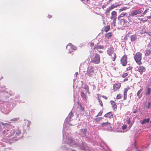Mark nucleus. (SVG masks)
Wrapping results in <instances>:
<instances>
[{"label":"nucleus","mask_w":151,"mask_h":151,"mask_svg":"<svg viewBox=\"0 0 151 151\" xmlns=\"http://www.w3.org/2000/svg\"><path fill=\"white\" fill-rule=\"evenodd\" d=\"M128 74L127 73H124L123 74L122 76V77L124 78H125L128 76Z\"/></svg>","instance_id":"ea45409f"},{"label":"nucleus","mask_w":151,"mask_h":151,"mask_svg":"<svg viewBox=\"0 0 151 151\" xmlns=\"http://www.w3.org/2000/svg\"><path fill=\"white\" fill-rule=\"evenodd\" d=\"M147 10H145L144 12L143 13V14H145L147 12Z\"/></svg>","instance_id":"8fccbe9b"},{"label":"nucleus","mask_w":151,"mask_h":151,"mask_svg":"<svg viewBox=\"0 0 151 151\" xmlns=\"http://www.w3.org/2000/svg\"><path fill=\"white\" fill-rule=\"evenodd\" d=\"M137 112V110H135L133 112V113L135 114V113H136Z\"/></svg>","instance_id":"13d9d810"},{"label":"nucleus","mask_w":151,"mask_h":151,"mask_svg":"<svg viewBox=\"0 0 151 151\" xmlns=\"http://www.w3.org/2000/svg\"><path fill=\"white\" fill-rule=\"evenodd\" d=\"M111 10H110V8L109 7L106 10V12L107 13H109V12Z\"/></svg>","instance_id":"49530a36"},{"label":"nucleus","mask_w":151,"mask_h":151,"mask_svg":"<svg viewBox=\"0 0 151 151\" xmlns=\"http://www.w3.org/2000/svg\"><path fill=\"white\" fill-rule=\"evenodd\" d=\"M125 19H122L120 20V23L123 27H125L128 26L127 23L129 24L130 22H132L131 18L129 15H128Z\"/></svg>","instance_id":"f257e3e1"},{"label":"nucleus","mask_w":151,"mask_h":151,"mask_svg":"<svg viewBox=\"0 0 151 151\" xmlns=\"http://www.w3.org/2000/svg\"><path fill=\"white\" fill-rule=\"evenodd\" d=\"M126 9L124 8H123L120 9V10L121 11L125 10Z\"/></svg>","instance_id":"09e8293b"},{"label":"nucleus","mask_w":151,"mask_h":151,"mask_svg":"<svg viewBox=\"0 0 151 151\" xmlns=\"http://www.w3.org/2000/svg\"><path fill=\"white\" fill-rule=\"evenodd\" d=\"M127 127V126L126 125H124L122 126V128L124 130L126 129Z\"/></svg>","instance_id":"a18cd8bd"},{"label":"nucleus","mask_w":151,"mask_h":151,"mask_svg":"<svg viewBox=\"0 0 151 151\" xmlns=\"http://www.w3.org/2000/svg\"><path fill=\"white\" fill-rule=\"evenodd\" d=\"M151 16H149L148 17H147L146 18H147L148 19H151Z\"/></svg>","instance_id":"bf43d9fd"},{"label":"nucleus","mask_w":151,"mask_h":151,"mask_svg":"<svg viewBox=\"0 0 151 151\" xmlns=\"http://www.w3.org/2000/svg\"><path fill=\"white\" fill-rule=\"evenodd\" d=\"M48 17L49 18H50L52 17V16L51 15H48Z\"/></svg>","instance_id":"3c124183"},{"label":"nucleus","mask_w":151,"mask_h":151,"mask_svg":"<svg viewBox=\"0 0 151 151\" xmlns=\"http://www.w3.org/2000/svg\"><path fill=\"white\" fill-rule=\"evenodd\" d=\"M113 55H111V56H110L111 57H111H113Z\"/></svg>","instance_id":"69168bd1"},{"label":"nucleus","mask_w":151,"mask_h":151,"mask_svg":"<svg viewBox=\"0 0 151 151\" xmlns=\"http://www.w3.org/2000/svg\"><path fill=\"white\" fill-rule=\"evenodd\" d=\"M103 118L101 117H99V118H98V119H99V121H101L102 120V119H103Z\"/></svg>","instance_id":"864d4df0"},{"label":"nucleus","mask_w":151,"mask_h":151,"mask_svg":"<svg viewBox=\"0 0 151 151\" xmlns=\"http://www.w3.org/2000/svg\"><path fill=\"white\" fill-rule=\"evenodd\" d=\"M81 96L84 99H86V96L85 94L83 92H81Z\"/></svg>","instance_id":"c756f323"},{"label":"nucleus","mask_w":151,"mask_h":151,"mask_svg":"<svg viewBox=\"0 0 151 151\" xmlns=\"http://www.w3.org/2000/svg\"><path fill=\"white\" fill-rule=\"evenodd\" d=\"M84 89H85L86 90V92H88V93H89V87H88V85H87L86 84L84 86Z\"/></svg>","instance_id":"cd10ccee"},{"label":"nucleus","mask_w":151,"mask_h":151,"mask_svg":"<svg viewBox=\"0 0 151 151\" xmlns=\"http://www.w3.org/2000/svg\"><path fill=\"white\" fill-rule=\"evenodd\" d=\"M151 53V50H146L145 55L146 56H148Z\"/></svg>","instance_id":"bb28decb"},{"label":"nucleus","mask_w":151,"mask_h":151,"mask_svg":"<svg viewBox=\"0 0 151 151\" xmlns=\"http://www.w3.org/2000/svg\"><path fill=\"white\" fill-rule=\"evenodd\" d=\"M142 0H131V1L134 3L139 4Z\"/></svg>","instance_id":"a878e982"},{"label":"nucleus","mask_w":151,"mask_h":151,"mask_svg":"<svg viewBox=\"0 0 151 151\" xmlns=\"http://www.w3.org/2000/svg\"><path fill=\"white\" fill-rule=\"evenodd\" d=\"M131 41H133L137 39V36L136 34H134L131 35L130 36Z\"/></svg>","instance_id":"6ab92c4d"},{"label":"nucleus","mask_w":151,"mask_h":151,"mask_svg":"<svg viewBox=\"0 0 151 151\" xmlns=\"http://www.w3.org/2000/svg\"><path fill=\"white\" fill-rule=\"evenodd\" d=\"M15 131L17 134L19 135L21 133V131L19 128L17 129Z\"/></svg>","instance_id":"473e14b6"},{"label":"nucleus","mask_w":151,"mask_h":151,"mask_svg":"<svg viewBox=\"0 0 151 151\" xmlns=\"http://www.w3.org/2000/svg\"><path fill=\"white\" fill-rule=\"evenodd\" d=\"M129 89V87L125 88L124 91L123 93L127 94V92Z\"/></svg>","instance_id":"72a5a7b5"},{"label":"nucleus","mask_w":151,"mask_h":151,"mask_svg":"<svg viewBox=\"0 0 151 151\" xmlns=\"http://www.w3.org/2000/svg\"><path fill=\"white\" fill-rule=\"evenodd\" d=\"M82 2H83L84 1H85L86 0H80ZM89 1V0H86V2H87L88 1Z\"/></svg>","instance_id":"4d7b16f0"},{"label":"nucleus","mask_w":151,"mask_h":151,"mask_svg":"<svg viewBox=\"0 0 151 151\" xmlns=\"http://www.w3.org/2000/svg\"><path fill=\"white\" fill-rule=\"evenodd\" d=\"M80 148L81 150H88V147L83 143L82 144V146H81Z\"/></svg>","instance_id":"dca6fc26"},{"label":"nucleus","mask_w":151,"mask_h":151,"mask_svg":"<svg viewBox=\"0 0 151 151\" xmlns=\"http://www.w3.org/2000/svg\"><path fill=\"white\" fill-rule=\"evenodd\" d=\"M149 47H150V48L151 50V42L150 44V45Z\"/></svg>","instance_id":"0e129e2a"},{"label":"nucleus","mask_w":151,"mask_h":151,"mask_svg":"<svg viewBox=\"0 0 151 151\" xmlns=\"http://www.w3.org/2000/svg\"><path fill=\"white\" fill-rule=\"evenodd\" d=\"M127 98V94L123 93V99L126 100Z\"/></svg>","instance_id":"c9c22d12"},{"label":"nucleus","mask_w":151,"mask_h":151,"mask_svg":"<svg viewBox=\"0 0 151 151\" xmlns=\"http://www.w3.org/2000/svg\"><path fill=\"white\" fill-rule=\"evenodd\" d=\"M110 102L113 109L114 110H115L116 109L117 107L115 102L113 101H111Z\"/></svg>","instance_id":"f3484780"},{"label":"nucleus","mask_w":151,"mask_h":151,"mask_svg":"<svg viewBox=\"0 0 151 151\" xmlns=\"http://www.w3.org/2000/svg\"><path fill=\"white\" fill-rule=\"evenodd\" d=\"M119 5H114V4H112L111 5V7H109V8H110V10H112V9H113L117 7V6H119Z\"/></svg>","instance_id":"7c9ffc66"},{"label":"nucleus","mask_w":151,"mask_h":151,"mask_svg":"<svg viewBox=\"0 0 151 151\" xmlns=\"http://www.w3.org/2000/svg\"><path fill=\"white\" fill-rule=\"evenodd\" d=\"M147 20V18H145V19H144V18H142L141 19V21L143 22H146Z\"/></svg>","instance_id":"79ce46f5"},{"label":"nucleus","mask_w":151,"mask_h":151,"mask_svg":"<svg viewBox=\"0 0 151 151\" xmlns=\"http://www.w3.org/2000/svg\"><path fill=\"white\" fill-rule=\"evenodd\" d=\"M121 84L120 83H115L113 86V90L114 91H117L120 88Z\"/></svg>","instance_id":"4468645a"},{"label":"nucleus","mask_w":151,"mask_h":151,"mask_svg":"<svg viewBox=\"0 0 151 151\" xmlns=\"http://www.w3.org/2000/svg\"><path fill=\"white\" fill-rule=\"evenodd\" d=\"M105 6H102V9H104V8H105Z\"/></svg>","instance_id":"680f3d73"},{"label":"nucleus","mask_w":151,"mask_h":151,"mask_svg":"<svg viewBox=\"0 0 151 151\" xmlns=\"http://www.w3.org/2000/svg\"><path fill=\"white\" fill-rule=\"evenodd\" d=\"M110 26L107 25L104 28V31L105 32H107L110 29Z\"/></svg>","instance_id":"393cba45"},{"label":"nucleus","mask_w":151,"mask_h":151,"mask_svg":"<svg viewBox=\"0 0 151 151\" xmlns=\"http://www.w3.org/2000/svg\"><path fill=\"white\" fill-rule=\"evenodd\" d=\"M145 68L144 66L140 65L139 66L137 70L139 73L141 75L143 73V72L145 71Z\"/></svg>","instance_id":"ddd939ff"},{"label":"nucleus","mask_w":151,"mask_h":151,"mask_svg":"<svg viewBox=\"0 0 151 151\" xmlns=\"http://www.w3.org/2000/svg\"><path fill=\"white\" fill-rule=\"evenodd\" d=\"M127 122L128 124H130L131 127L132 126V124L131 123V121L130 120V118H127Z\"/></svg>","instance_id":"c85d7f7f"},{"label":"nucleus","mask_w":151,"mask_h":151,"mask_svg":"<svg viewBox=\"0 0 151 151\" xmlns=\"http://www.w3.org/2000/svg\"><path fill=\"white\" fill-rule=\"evenodd\" d=\"M78 73H76V76L77 75Z\"/></svg>","instance_id":"338daca9"},{"label":"nucleus","mask_w":151,"mask_h":151,"mask_svg":"<svg viewBox=\"0 0 151 151\" xmlns=\"http://www.w3.org/2000/svg\"><path fill=\"white\" fill-rule=\"evenodd\" d=\"M120 62L122 65L124 66H126L127 64V56L125 54L122 57L120 60Z\"/></svg>","instance_id":"39448f33"},{"label":"nucleus","mask_w":151,"mask_h":151,"mask_svg":"<svg viewBox=\"0 0 151 151\" xmlns=\"http://www.w3.org/2000/svg\"><path fill=\"white\" fill-rule=\"evenodd\" d=\"M148 108H149V107L150 105V102L148 103Z\"/></svg>","instance_id":"052dcab7"},{"label":"nucleus","mask_w":151,"mask_h":151,"mask_svg":"<svg viewBox=\"0 0 151 151\" xmlns=\"http://www.w3.org/2000/svg\"><path fill=\"white\" fill-rule=\"evenodd\" d=\"M107 53L109 56L113 55V57H111V58L113 61H115L116 55V54L114 52V48L112 47L109 48L107 51Z\"/></svg>","instance_id":"7ed1b4c3"},{"label":"nucleus","mask_w":151,"mask_h":151,"mask_svg":"<svg viewBox=\"0 0 151 151\" xmlns=\"http://www.w3.org/2000/svg\"><path fill=\"white\" fill-rule=\"evenodd\" d=\"M1 124L3 125L4 126V125H7V126L9 125H10V123L9 122V123H4L3 122H1Z\"/></svg>","instance_id":"f704fd0d"},{"label":"nucleus","mask_w":151,"mask_h":151,"mask_svg":"<svg viewBox=\"0 0 151 151\" xmlns=\"http://www.w3.org/2000/svg\"><path fill=\"white\" fill-rule=\"evenodd\" d=\"M122 97V95L120 93H119L116 96V99H121Z\"/></svg>","instance_id":"2f4dec72"},{"label":"nucleus","mask_w":151,"mask_h":151,"mask_svg":"<svg viewBox=\"0 0 151 151\" xmlns=\"http://www.w3.org/2000/svg\"><path fill=\"white\" fill-rule=\"evenodd\" d=\"M138 151H142V150H139Z\"/></svg>","instance_id":"774afa93"},{"label":"nucleus","mask_w":151,"mask_h":151,"mask_svg":"<svg viewBox=\"0 0 151 151\" xmlns=\"http://www.w3.org/2000/svg\"><path fill=\"white\" fill-rule=\"evenodd\" d=\"M117 14L116 12L115 11H113L111 12V19L113 20V22L115 24L116 20V17Z\"/></svg>","instance_id":"6e6552de"},{"label":"nucleus","mask_w":151,"mask_h":151,"mask_svg":"<svg viewBox=\"0 0 151 151\" xmlns=\"http://www.w3.org/2000/svg\"><path fill=\"white\" fill-rule=\"evenodd\" d=\"M128 80V78H125L124 79L123 81H124V82H125L126 81H127Z\"/></svg>","instance_id":"603ef678"},{"label":"nucleus","mask_w":151,"mask_h":151,"mask_svg":"<svg viewBox=\"0 0 151 151\" xmlns=\"http://www.w3.org/2000/svg\"><path fill=\"white\" fill-rule=\"evenodd\" d=\"M142 89H140L137 92V95L138 96H139L140 94V93L141 91H142Z\"/></svg>","instance_id":"58836bf2"},{"label":"nucleus","mask_w":151,"mask_h":151,"mask_svg":"<svg viewBox=\"0 0 151 151\" xmlns=\"http://www.w3.org/2000/svg\"><path fill=\"white\" fill-rule=\"evenodd\" d=\"M132 69V66H129L127 68V70L128 71L131 70Z\"/></svg>","instance_id":"37998d69"},{"label":"nucleus","mask_w":151,"mask_h":151,"mask_svg":"<svg viewBox=\"0 0 151 151\" xmlns=\"http://www.w3.org/2000/svg\"><path fill=\"white\" fill-rule=\"evenodd\" d=\"M142 53L140 52H137L134 56V59L136 63L139 65L142 64L141 60H142Z\"/></svg>","instance_id":"f03ea898"},{"label":"nucleus","mask_w":151,"mask_h":151,"mask_svg":"<svg viewBox=\"0 0 151 151\" xmlns=\"http://www.w3.org/2000/svg\"><path fill=\"white\" fill-rule=\"evenodd\" d=\"M6 132V131L5 130H4L2 132V134H5Z\"/></svg>","instance_id":"6e6d98bb"},{"label":"nucleus","mask_w":151,"mask_h":151,"mask_svg":"<svg viewBox=\"0 0 151 151\" xmlns=\"http://www.w3.org/2000/svg\"><path fill=\"white\" fill-rule=\"evenodd\" d=\"M102 97L105 99H107V97L106 96H102Z\"/></svg>","instance_id":"de8ad7c7"},{"label":"nucleus","mask_w":151,"mask_h":151,"mask_svg":"<svg viewBox=\"0 0 151 151\" xmlns=\"http://www.w3.org/2000/svg\"><path fill=\"white\" fill-rule=\"evenodd\" d=\"M102 111H100L96 116H99L102 115Z\"/></svg>","instance_id":"c03bdc74"},{"label":"nucleus","mask_w":151,"mask_h":151,"mask_svg":"<svg viewBox=\"0 0 151 151\" xmlns=\"http://www.w3.org/2000/svg\"><path fill=\"white\" fill-rule=\"evenodd\" d=\"M104 116L105 117H108L111 118H113V116L112 113L111 112H110L104 115Z\"/></svg>","instance_id":"a211bd4d"},{"label":"nucleus","mask_w":151,"mask_h":151,"mask_svg":"<svg viewBox=\"0 0 151 151\" xmlns=\"http://www.w3.org/2000/svg\"><path fill=\"white\" fill-rule=\"evenodd\" d=\"M111 123L109 122H103L101 125L102 127H104L106 126H110Z\"/></svg>","instance_id":"aec40b11"},{"label":"nucleus","mask_w":151,"mask_h":151,"mask_svg":"<svg viewBox=\"0 0 151 151\" xmlns=\"http://www.w3.org/2000/svg\"><path fill=\"white\" fill-rule=\"evenodd\" d=\"M66 48L69 53H71V52L73 51V50H74L73 45L71 44H68L66 47Z\"/></svg>","instance_id":"9d476101"},{"label":"nucleus","mask_w":151,"mask_h":151,"mask_svg":"<svg viewBox=\"0 0 151 151\" xmlns=\"http://www.w3.org/2000/svg\"><path fill=\"white\" fill-rule=\"evenodd\" d=\"M19 119L18 118H14L12 119L11 120V121L12 122H15L17 121Z\"/></svg>","instance_id":"4c0bfd02"},{"label":"nucleus","mask_w":151,"mask_h":151,"mask_svg":"<svg viewBox=\"0 0 151 151\" xmlns=\"http://www.w3.org/2000/svg\"><path fill=\"white\" fill-rule=\"evenodd\" d=\"M104 49V46H103L101 45L95 46L94 47V50H96L100 53H102L103 52V51L101 50H99V49Z\"/></svg>","instance_id":"f8f14e48"},{"label":"nucleus","mask_w":151,"mask_h":151,"mask_svg":"<svg viewBox=\"0 0 151 151\" xmlns=\"http://www.w3.org/2000/svg\"><path fill=\"white\" fill-rule=\"evenodd\" d=\"M112 33L111 32H109L106 34L105 35V37L108 39L112 36Z\"/></svg>","instance_id":"412c9836"},{"label":"nucleus","mask_w":151,"mask_h":151,"mask_svg":"<svg viewBox=\"0 0 151 151\" xmlns=\"http://www.w3.org/2000/svg\"><path fill=\"white\" fill-rule=\"evenodd\" d=\"M100 61L99 55L97 53L94 54V57L91 60L92 62L95 64H99Z\"/></svg>","instance_id":"20e7f679"},{"label":"nucleus","mask_w":151,"mask_h":151,"mask_svg":"<svg viewBox=\"0 0 151 151\" xmlns=\"http://www.w3.org/2000/svg\"><path fill=\"white\" fill-rule=\"evenodd\" d=\"M90 45L91 46H94V43L93 42L91 43Z\"/></svg>","instance_id":"5fc2aeb1"},{"label":"nucleus","mask_w":151,"mask_h":151,"mask_svg":"<svg viewBox=\"0 0 151 151\" xmlns=\"http://www.w3.org/2000/svg\"><path fill=\"white\" fill-rule=\"evenodd\" d=\"M78 106L77 109H79L80 111H84V108L83 107L82 104L79 102H78Z\"/></svg>","instance_id":"2eb2a0df"},{"label":"nucleus","mask_w":151,"mask_h":151,"mask_svg":"<svg viewBox=\"0 0 151 151\" xmlns=\"http://www.w3.org/2000/svg\"><path fill=\"white\" fill-rule=\"evenodd\" d=\"M150 120V118H148L143 120L141 122L142 124H144L148 122Z\"/></svg>","instance_id":"5701e85b"},{"label":"nucleus","mask_w":151,"mask_h":151,"mask_svg":"<svg viewBox=\"0 0 151 151\" xmlns=\"http://www.w3.org/2000/svg\"><path fill=\"white\" fill-rule=\"evenodd\" d=\"M98 100L99 101V104L101 106H103V103H102V101L100 100V99H99V98H98Z\"/></svg>","instance_id":"e433bc0d"},{"label":"nucleus","mask_w":151,"mask_h":151,"mask_svg":"<svg viewBox=\"0 0 151 151\" xmlns=\"http://www.w3.org/2000/svg\"><path fill=\"white\" fill-rule=\"evenodd\" d=\"M150 91H151L150 88L149 87H148L146 89V94L147 95H149L150 93Z\"/></svg>","instance_id":"b1692460"},{"label":"nucleus","mask_w":151,"mask_h":151,"mask_svg":"<svg viewBox=\"0 0 151 151\" xmlns=\"http://www.w3.org/2000/svg\"><path fill=\"white\" fill-rule=\"evenodd\" d=\"M142 12L143 11L140 9H139L137 10H134L131 12L130 16H134L137 15L138 14H141Z\"/></svg>","instance_id":"0eeeda50"},{"label":"nucleus","mask_w":151,"mask_h":151,"mask_svg":"<svg viewBox=\"0 0 151 151\" xmlns=\"http://www.w3.org/2000/svg\"><path fill=\"white\" fill-rule=\"evenodd\" d=\"M15 132L14 129H9L6 131V136L7 137L10 138L14 134Z\"/></svg>","instance_id":"423d86ee"},{"label":"nucleus","mask_w":151,"mask_h":151,"mask_svg":"<svg viewBox=\"0 0 151 151\" xmlns=\"http://www.w3.org/2000/svg\"><path fill=\"white\" fill-rule=\"evenodd\" d=\"M141 32L142 34L146 33V34H148L150 36L151 35V33L150 32L149 33H148L146 31H145L144 32Z\"/></svg>","instance_id":"a19ab883"},{"label":"nucleus","mask_w":151,"mask_h":151,"mask_svg":"<svg viewBox=\"0 0 151 151\" xmlns=\"http://www.w3.org/2000/svg\"><path fill=\"white\" fill-rule=\"evenodd\" d=\"M70 140V142H72V141H73V139H71Z\"/></svg>","instance_id":"e2e57ef3"},{"label":"nucleus","mask_w":151,"mask_h":151,"mask_svg":"<svg viewBox=\"0 0 151 151\" xmlns=\"http://www.w3.org/2000/svg\"><path fill=\"white\" fill-rule=\"evenodd\" d=\"M87 74L89 77H92L95 75L93 69L92 68H90L87 72Z\"/></svg>","instance_id":"1a4fd4ad"},{"label":"nucleus","mask_w":151,"mask_h":151,"mask_svg":"<svg viewBox=\"0 0 151 151\" xmlns=\"http://www.w3.org/2000/svg\"><path fill=\"white\" fill-rule=\"evenodd\" d=\"M87 129H81L79 132V134L83 137H86V134L87 132Z\"/></svg>","instance_id":"9b49d317"},{"label":"nucleus","mask_w":151,"mask_h":151,"mask_svg":"<svg viewBox=\"0 0 151 151\" xmlns=\"http://www.w3.org/2000/svg\"><path fill=\"white\" fill-rule=\"evenodd\" d=\"M128 15L127 13L123 12L119 16V17H123L125 16L126 17Z\"/></svg>","instance_id":"4be33fe9"}]
</instances>
